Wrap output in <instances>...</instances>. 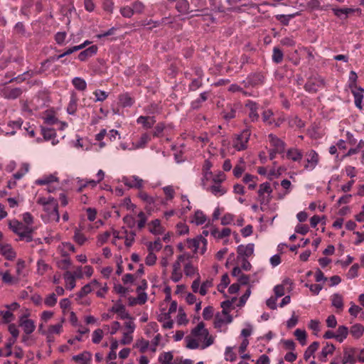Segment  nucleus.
<instances>
[{
    "label": "nucleus",
    "instance_id": "4",
    "mask_svg": "<svg viewBox=\"0 0 364 364\" xmlns=\"http://www.w3.org/2000/svg\"><path fill=\"white\" fill-rule=\"evenodd\" d=\"M357 349L353 347L343 348V355L341 364H355L356 362Z\"/></svg>",
    "mask_w": 364,
    "mask_h": 364
},
{
    "label": "nucleus",
    "instance_id": "49",
    "mask_svg": "<svg viewBox=\"0 0 364 364\" xmlns=\"http://www.w3.org/2000/svg\"><path fill=\"white\" fill-rule=\"evenodd\" d=\"M114 4L112 0H103L102 1V9L103 10L111 14L113 12Z\"/></svg>",
    "mask_w": 364,
    "mask_h": 364
},
{
    "label": "nucleus",
    "instance_id": "13",
    "mask_svg": "<svg viewBox=\"0 0 364 364\" xmlns=\"http://www.w3.org/2000/svg\"><path fill=\"white\" fill-rule=\"evenodd\" d=\"M19 326L22 327L25 333L28 335L32 333L35 330L34 322L31 319L25 318L24 316L21 317Z\"/></svg>",
    "mask_w": 364,
    "mask_h": 364
},
{
    "label": "nucleus",
    "instance_id": "47",
    "mask_svg": "<svg viewBox=\"0 0 364 364\" xmlns=\"http://www.w3.org/2000/svg\"><path fill=\"white\" fill-rule=\"evenodd\" d=\"M132 7L134 14H142L145 9L144 4L141 1H136L134 2L132 5Z\"/></svg>",
    "mask_w": 364,
    "mask_h": 364
},
{
    "label": "nucleus",
    "instance_id": "9",
    "mask_svg": "<svg viewBox=\"0 0 364 364\" xmlns=\"http://www.w3.org/2000/svg\"><path fill=\"white\" fill-rule=\"evenodd\" d=\"M122 182L129 188H140L143 185V180L136 176H133L130 178L123 177Z\"/></svg>",
    "mask_w": 364,
    "mask_h": 364
},
{
    "label": "nucleus",
    "instance_id": "61",
    "mask_svg": "<svg viewBox=\"0 0 364 364\" xmlns=\"http://www.w3.org/2000/svg\"><path fill=\"white\" fill-rule=\"evenodd\" d=\"M184 272L187 277H191L196 272V268L191 263L188 262L184 266Z\"/></svg>",
    "mask_w": 364,
    "mask_h": 364
},
{
    "label": "nucleus",
    "instance_id": "8",
    "mask_svg": "<svg viewBox=\"0 0 364 364\" xmlns=\"http://www.w3.org/2000/svg\"><path fill=\"white\" fill-rule=\"evenodd\" d=\"M254 244L249 243L247 245H240L237 248V252L238 254L237 258L240 257H249L252 256L254 253Z\"/></svg>",
    "mask_w": 364,
    "mask_h": 364
},
{
    "label": "nucleus",
    "instance_id": "46",
    "mask_svg": "<svg viewBox=\"0 0 364 364\" xmlns=\"http://www.w3.org/2000/svg\"><path fill=\"white\" fill-rule=\"evenodd\" d=\"M77 110V99L73 95L67 107V112L70 114H74Z\"/></svg>",
    "mask_w": 364,
    "mask_h": 364
},
{
    "label": "nucleus",
    "instance_id": "14",
    "mask_svg": "<svg viewBox=\"0 0 364 364\" xmlns=\"http://www.w3.org/2000/svg\"><path fill=\"white\" fill-rule=\"evenodd\" d=\"M176 10L182 14H188L199 9H190V4L187 0H179L176 5Z\"/></svg>",
    "mask_w": 364,
    "mask_h": 364
},
{
    "label": "nucleus",
    "instance_id": "41",
    "mask_svg": "<svg viewBox=\"0 0 364 364\" xmlns=\"http://www.w3.org/2000/svg\"><path fill=\"white\" fill-rule=\"evenodd\" d=\"M245 169V164L244 160L241 158L240 163L237 164L233 169V174L235 177L239 178L242 176Z\"/></svg>",
    "mask_w": 364,
    "mask_h": 364
},
{
    "label": "nucleus",
    "instance_id": "21",
    "mask_svg": "<svg viewBox=\"0 0 364 364\" xmlns=\"http://www.w3.org/2000/svg\"><path fill=\"white\" fill-rule=\"evenodd\" d=\"M136 122L141 124L144 128L149 129L156 123V119L153 116H140L136 119Z\"/></svg>",
    "mask_w": 364,
    "mask_h": 364
},
{
    "label": "nucleus",
    "instance_id": "25",
    "mask_svg": "<svg viewBox=\"0 0 364 364\" xmlns=\"http://www.w3.org/2000/svg\"><path fill=\"white\" fill-rule=\"evenodd\" d=\"M149 231L154 235H161L164 232L163 228L161 226V221L159 219L152 220L149 223Z\"/></svg>",
    "mask_w": 364,
    "mask_h": 364
},
{
    "label": "nucleus",
    "instance_id": "15",
    "mask_svg": "<svg viewBox=\"0 0 364 364\" xmlns=\"http://www.w3.org/2000/svg\"><path fill=\"white\" fill-rule=\"evenodd\" d=\"M9 226V228L18 236H20L25 230H27V228H29V226L25 225L18 220L10 221Z\"/></svg>",
    "mask_w": 364,
    "mask_h": 364
},
{
    "label": "nucleus",
    "instance_id": "45",
    "mask_svg": "<svg viewBox=\"0 0 364 364\" xmlns=\"http://www.w3.org/2000/svg\"><path fill=\"white\" fill-rule=\"evenodd\" d=\"M283 57L282 51L279 48L274 47L273 49L272 60L276 63H279L282 61Z\"/></svg>",
    "mask_w": 364,
    "mask_h": 364
},
{
    "label": "nucleus",
    "instance_id": "35",
    "mask_svg": "<svg viewBox=\"0 0 364 364\" xmlns=\"http://www.w3.org/2000/svg\"><path fill=\"white\" fill-rule=\"evenodd\" d=\"M208 190L215 196H223L227 192L226 188L218 183L211 186Z\"/></svg>",
    "mask_w": 364,
    "mask_h": 364
},
{
    "label": "nucleus",
    "instance_id": "37",
    "mask_svg": "<svg viewBox=\"0 0 364 364\" xmlns=\"http://www.w3.org/2000/svg\"><path fill=\"white\" fill-rule=\"evenodd\" d=\"M72 82L74 87L80 91H84L87 88V83L85 80L81 77H74Z\"/></svg>",
    "mask_w": 364,
    "mask_h": 364
},
{
    "label": "nucleus",
    "instance_id": "40",
    "mask_svg": "<svg viewBox=\"0 0 364 364\" xmlns=\"http://www.w3.org/2000/svg\"><path fill=\"white\" fill-rule=\"evenodd\" d=\"M92 358V354L90 352L84 351L82 353L73 356L75 361H83L85 363L90 361Z\"/></svg>",
    "mask_w": 364,
    "mask_h": 364
},
{
    "label": "nucleus",
    "instance_id": "39",
    "mask_svg": "<svg viewBox=\"0 0 364 364\" xmlns=\"http://www.w3.org/2000/svg\"><path fill=\"white\" fill-rule=\"evenodd\" d=\"M150 141V136L147 134H142L137 142L133 143L134 149H141Z\"/></svg>",
    "mask_w": 364,
    "mask_h": 364
},
{
    "label": "nucleus",
    "instance_id": "5",
    "mask_svg": "<svg viewBox=\"0 0 364 364\" xmlns=\"http://www.w3.org/2000/svg\"><path fill=\"white\" fill-rule=\"evenodd\" d=\"M264 81V76L262 73H253L247 76L243 81L245 87H255L262 85Z\"/></svg>",
    "mask_w": 364,
    "mask_h": 364
},
{
    "label": "nucleus",
    "instance_id": "32",
    "mask_svg": "<svg viewBox=\"0 0 364 364\" xmlns=\"http://www.w3.org/2000/svg\"><path fill=\"white\" fill-rule=\"evenodd\" d=\"M331 304L336 309L342 311L343 308V296L340 294H334L331 298Z\"/></svg>",
    "mask_w": 364,
    "mask_h": 364
},
{
    "label": "nucleus",
    "instance_id": "30",
    "mask_svg": "<svg viewBox=\"0 0 364 364\" xmlns=\"http://www.w3.org/2000/svg\"><path fill=\"white\" fill-rule=\"evenodd\" d=\"M302 156V152L297 149H290L287 152V157L293 161H300Z\"/></svg>",
    "mask_w": 364,
    "mask_h": 364
},
{
    "label": "nucleus",
    "instance_id": "57",
    "mask_svg": "<svg viewBox=\"0 0 364 364\" xmlns=\"http://www.w3.org/2000/svg\"><path fill=\"white\" fill-rule=\"evenodd\" d=\"M0 275L2 277V281L6 284H12L14 282H17L18 279H14V278L10 274V273L6 271L5 272H2L0 271Z\"/></svg>",
    "mask_w": 364,
    "mask_h": 364
},
{
    "label": "nucleus",
    "instance_id": "27",
    "mask_svg": "<svg viewBox=\"0 0 364 364\" xmlns=\"http://www.w3.org/2000/svg\"><path fill=\"white\" fill-rule=\"evenodd\" d=\"M182 278V272H181V264L178 262L173 264V270L171 279L173 282H179Z\"/></svg>",
    "mask_w": 364,
    "mask_h": 364
},
{
    "label": "nucleus",
    "instance_id": "1",
    "mask_svg": "<svg viewBox=\"0 0 364 364\" xmlns=\"http://www.w3.org/2000/svg\"><path fill=\"white\" fill-rule=\"evenodd\" d=\"M186 347L189 349H205L214 343L215 337L205 328V323L200 322L185 338Z\"/></svg>",
    "mask_w": 364,
    "mask_h": 364
},
{
    "label": "nucleus",
    "instance_id": "52",
    "mask_svg": "<svg viewBox=\"0 0 364 364\" xmlns=\"http://www.w3.org/2000/svg\"><path fill=\"white\" fill-rule=\"evenodd\" d=\"M149 251H159L162 248V244L161 240L158 238L154 242H149L147 245Z\"/></svg>",
    "mask_w": 364,
    "mask_h": 364
},
{
    "label": "nucleus",
    "instance_id": "48",
    "mask_svg": "<svg viewBox=\"0 0 364 364\" xmlns=\"http://www.w3.org/2000/svg\"><path fill=\"white\" fill-rule=\"evenodd\" d=\"M206 220V217L201 210H197L194 215V222L197 225L203 224Z\"/></svg>",
    "mask_w": 364,
    "mask_h": 364
},
{
    "label": "nucleus",
    "instance_id": "12",
    "mask_svg": "<svg viewBox=\"0 0 364 364\" xmlns=\"http://www.w3.org/2000/svg\"><path fill=\"white\" fill-rule=\"evenodd\" d=\"M246 107H247L250 110L248 116L252 122H257L259 119V114L257 112L258 105L256 102L253 101L249 100L246 105Z\"/></svg>",
    "mask_w": 364,
    "mask_h": 364
},
{
    "label": "nucleus",
    "instance_id": "29",
    "mask_svg": "<svg viewBox=\"0 0 364 364\" xmlns=\"http://www.w3.org/2000/svg\"><path fill=\"white\" fill-rule=\"evenodd\" d=\"M350 333L355 338H360L364 333V326L360 323L353 325L349 331Z\"/></svg>",
    "mask_w": 364,
    "mask_h": 364
},
{
    "label": "nucleus",
    "instance_id": "22",
    "mask_svg": "<svg viewBox=\"0 0 364 364\" xmlns=\"http://www.w3.org/2000/svg\"><path fill=\"white\" fill-rule=\"evenodd\" d=\"M238 107V105H228L223 112V117L227 120L235 118Z\"/></svg>",
    "mask_w": 364,
    "mask_h": 364
},
{
    "label": "nucleus",
    "instance_id": "18",
    "mask_svg": "<svg viewBox=\"0 0 364 364\" xmlns=\"http://www.w3.org/2000/svg\"><path fill=\"white\" fill-rule=\"evenodd\" d=\"M139 198L142 200L144 201V203H146V208L148 210H151L153 208H154V204H155V202H156V200L154 197L149 196L147 193L144 192V191H140L139 193Z\"/></svg>",
    "mask_w": 364,
    "mask_h": 364
},
{
    "label": "nucleus",
    "instance_id": "20",
    "mask_svg": "<svg viewBox=\"0 0 364 364\" xmlns=\"http://www.w3.org/2000/svg\"><path fill=\"white\" fill-rule=\"evenodd\" d=\"M351 91L354 96L355 106L358 108L361 109L364 90L361 87L358 88L357 87H355L354 88L351 89Z\"/></svg>",
    "mask_w": 364,
    "mask_h": 364
},
{
    "label": "nucleus",
    "instance_id": "62",
    "mask_svg": "<svg viewBox=\"0 0 364 364\" xmlns=\"http://www.w3.org/2000/svg\"><path fill=\"white\" fill-rule=\"evenodd\" d=\"M359 266L358 264H354L348 270L346 277L348 279H353L358 276V270Z\"/></svg>",
    "mask_w": 364,
    "mask_h": 364
},
{
    "label": "nucleus",
    "instance_id": "34",
    "mask_svg": "<svg viewBox=\"0 0 364 364\" xmlns=\"http://www.w3.org/2000/svg\"><path fill=\"white\" fill-rule=\"evenodd\" d=\"M231 233V230L230 228H223L221 231H219L218 229L216 228H213L211 232H210V234L214 237H216V238H218V239H221V238H223V237H228L230 235Z\"/></svg>",
    "mask_w": 364,
    "mask_h": 364
},
{
    "label": "nucleus",
    "instance_id": "36",
    "mask_svg": "<svg viewBox=\"0 0 364 364\" xmlns=\"http://www.w3.org/2000/svg\"><path fill=\"white\" fill-rule=\"evenodd\" d=\"M189 242H191V245L195 248L196 252L199 248L200 245L202 244L203 245V248L202 249L201 253L203 254L205 250V246L207 245V240L205 238H203V237H200L199 238L189 240Z\"/></svg>",
    "mask_w": 364,
    "mask_h": 364
},
{
    "label": "nucleus",
    "instance_id": "42",
    "mask_svg": "<svg viewBox=\"0 0 364 364\" xmlns=\"http://www.w3.org/2000/svg\"><path fill=\"white\" fill-rule=\"evenodd\" d=\"M289 127L294 128H302L304 127V122L297 116L290 117L288 121Z\"/></svg>",
    "mask_w": 364,
    "mask_h": 364
},
{
    "label": "nucleus",
    "instance_id": "11",
    "mask_svg": "<svg viewBox=\"0 0 364 364\" xmlns=\"http://www.w3.org/2000/svg\"><path fill=\"white\" fill-rule=\"evenodd\" d=\"M336 349L335 346L333 343L328 342L325 343V346L323 347L320 354L318 355V359L321 362H326L327 356L332 355Z\"/></svg>",
    "mask_w": 364,
    "mask_h": 364
},
{
    "label": "nucleus",
    "instance_id": "6",
    "mask_svg": "<svg viewBox=\"0 0 364 364\" xmlns=\"http://www.w3.org/2000/svg\"><path fill=\"white\" fill-rule=\"evenodd\" d=\"M43 210L46 212L50 218L53 217V219L55 222H59L60 215L58 213V205L55 199H54L53 201H50L48 203L43 207Z\"/></svg>",
    "mask_w": 364,
    "mask_h": 364
},
{
    "label": "nucleus",
    "instance_id": "59",
    "mask_svg": "<svg viewBox=\"0 0 364 364\" xmlns=\"http://www.w3.org/2000/svg\"><path fill=\"white\" fill-rule=\"evenodd\" d=\"M213 285V282L211 280H206L205 282H203L200 285L199 293L204 296L207 294L208 289L211 287Z\"/></svg>",
    "mask_w": 364,
    "mask_h": 364
},
{
    "label": "nucleus",
    "instance_id": "24",
    "mask_svg": "<svg viewBox=\"0 0 364 364\" xmlns=\"http://www.w3.org/2000/svg\"><path fill=\"white\" fill-rule=\"evenodd\" d=\"M334 14L342 18L343 17L344 18H347L349 14H351L354 13L355 11H358L359 9H354L351 8H342V9H333Z\"/></svg>",
    "mask_w": 364,
    "mask_h": 364
},
{
    "label": "nucleus",
    "instance_id": "60",
    "mask_svg": "<svg viewBox=\"0 0 364 364\" xmlns=\"http://www.w3.org/2000/svg\"><path fill=\"white\" fill-rule=\"evenodd\" d=\"M57 302V297L54 293L49 294L45 299L44 303L48 306H53Z\"/></svg>",
    "mask_w": 364,
    "mask_h": 364
},
{
    "label": "nucleus",
    "instance_id": "51",
    "mask_svg": "<svg viewBox=\"0 0 364 364\" xmlns=\"http://www.w3.org/2000/svg\"><path fill=\"white\" fill-rule=\"evenodd\" d=\"M42 134L46 140H50L55 137V131L50 128H42Z\"/></svg>",
    "mask_w": 364,
    "mask_h": 364
},
{
    "label": "nucleus",
    "instance_id": "50",
    "mask_svg": "<svg viewBox=\"0 0 364 364\" xmlns=\"http://www.w3.org/2000/svg\"><path fill=\"white\" fill-rule=\"evenodd\" d=\"M0 316H2L3 321L6 323H10L11 321H14L15 318V316L12 314V312L9 310L1 311Z\"/></svg>",
    "mask_w": 364,
    "mask_h": 364
},
{
    "label": "nucleus",
    "instance_id": "54",
    "mask_svg": "<svg viewBox=\"0 0 364 364\" xmlns=\"http://www.w3.org/2000/svg\"><path fill=\"white\" fill-rule=\"evenodd\" d=\"M33 228L29 227L27 228L26 230H25L20 236V240H25L27 242H30L33 240L32 237V232H33Z\"/></svg>",
    "mask_w": 364,
    "mask_h": 364
},
{
    "label": "nucleus",
    "instance_id": "19",
    "mask_svg": "<svg viewBox=\"0 0 364 364\" xmlns=\"http://www.w3.org/2000/svg\"><path fill=\"white\" fill-rule=\"evenodd\" d=\"M232 321V318L228 314H218L215 318L214 326L215 328H220L224 323H230Z\"/></svg>",
    "mask_w": 364,
    "mask_h": 364
},
{
    "label": "nucleus",
    "instance_id": "64",
    "mask_svg": "<svg viewBox=\"0 0 364 364\" xmlns=\"http://www.w3.org/2000/svg\"><path fill=\"white\" fill-rule=\"evenodd\" d=\"M156 255L152 251H149V254L145 259V263L146 265L151 266L156 263Z\"/></svg>",
    "mask_w": 364,
    "mask_h": 364
},
{
    "label": "nucleus",
    "instance_id": "55",
    "mask_svg": "<svg viewBox=\"0 0 364 364\" xmlns=\"http://www.w3.org/2000/svg\"><path fill=\"white\" fill-rule=\"evenodd\" d=\"M272 192V189L269 183H263L259 186L258 194L259 196L264 195L265 193L270 194Z\"/></svg>",
    "mask_w": 364,
    "mask_h": 364
},
{
    "label": "nucleus",
    "instance_id": "43",
    "mask_svg": "<svg viewBox=\"0 0 364 364\" xmlns=\"http://www.w3.org/2000/svg\"><path fill=\"white\" fill-rule=\"evenodd\" d=\"M173 355L171 352H166L159 355V361L161 364H172Z\"/></svg>",
    "mask_w": 364,
    "mask_h": 364
},
{
    "label": "nucleus",
    "instance_id": "2",
    "mask_svg": "<svg viewBox=\"0 0 364 364\" xmlns=\"http://www.w3.org/2000/svg\"><path fill=\"white\" fill-rule=\"evenodd\" d=\"M324 85V79L318 74H315L308 79L304 87L308 92H316L318 88L323 87Z\"/></svg>",
    "mask_w": 364,
    "mask_h": 364
},
{
    "label": "nucleus",
    "instance_id": "63",
    "mask_svg": "<svg viewBox=\"0 0 364 364\" xmlns=\"http://www.w3.org/2000/svg\"><path fill=\"white\" fill-rule=\"evenodd\" d=\"M93 94L96 97L95 100V102H103L108 97V95L102 90H95Z\"/></svg>",
    "mask_w": 364,
    "mask_h": 364
},
{
    "label": "nucleus",
    "instance_id": "16",
    "mask_svg": "<svg viewBox=\"0 0 364 364\" xmlns=\"http://www.w3.org/2000/svg\"><path fill=\"white\" fill-rule=\"evenodd\" d=\"M112 312L117 313L121 319H131L129 314L126 311L125 306L120 304H115L111 309Z\"/></svg>",
    "mask_w": 364,
    "mask_h": 364
},
{
    "label": "nucleus",
    "instance_id": "33",
    "mask_svg": "<svg viewBox=\"0 0 364 364\" xmlns=\"http://www.w3.org/2000/svg\"><path fill=\"white\" fill-rule=\"evenodd\" d=\"M319 347V343L317 341L313 342L306 350L304 354V358L308 360L311 355L318 350Z\"/></svg>",
    "mask_w": 364,
    "mask_h": 364
},
{
    "label": "nucleus",
    "instance_id": "7",
    "mask_svg": "<svg viewBox=\"0 0 364 364\" xmlns=\"http://www.w3.org/2000/svg\"><path fill=\"white\" fill-rule=\"evenodd\" d=\"M306 164L304 166L306 169L313 170L318 164V154L314 150H310L306 154Z\"/></svg>",
    "mask_w": 364,
    "mask_h": 364
},
{
    "label": "nucleus",
    "instance_id": "44",
    "mask_svg": "<svg viewBox=\"0 0 364 364\" xmlns=\"http://www.w3.org/2000/svg\"><path fill=\"white\" fill-rule=\"evenodd\" d=\"M294 336L296 337V339L300 342V343L304 346L306 344V333L304 330H301L297 328L294 331Z\"/></svg>",
    "mask_w": 364,
    "mask_h": 364
},
{
    "label": "nucleus",
    "instance_id": "17",
    "mask_svg": "<svg viewBox=\"0 0 364 364\" xmlns=\"http://www.w3.org/2000/svg\"><path fill=\"white\" fill-rule=\"evenodd\" d=\"M268 137L269 139L270 143L278 153H282L284 151L285 144L283 141L272 134H269Z\"/></svg>",
    "mask_w": 364,
    "mask_h": 364
},
{
    "label": "nucleus",
    "instance_id": "10",
    "mask_svg": "<svg viewBox=\"0 0 364 364\" xmlns=\"http://www.w3.org/2000/svg\"><path fill=\"white\" fill-rule=\"evenodd\" d=\"M23 90L21 87L11 88L8 87L4 89L3 95L4 97L9 100H15L20 97L23 93Z\"/></svg>",
    "mask_w": 364,
    "mask_h": 364
},
{
    "label": "nucleus",
    "instance_id": "56",
    "mask_svg": "<svg viewBox=\"0 0 364 364\" xmlns=\"http://www.w3.org/2000/svg\"><path fill=\"white\" fill-rule=\"evenodd\" d=\"M296 14L284 15L279 14L276 16V18L283 25L287 26L291 18H294Z\"/></svg>",
    "mask_w": 364,
    "mask_h": 364
},
{
    "label": "nucleus",
    "instance_id": "26",
    "mask_svg": "<svg viewBox=\"0 0 364 364\" xmlns=\"http://www.w3.org/2000/svg\"><path fill=\"white\" fill-rule=\"evenodd\" d=\"M1 252L7 259L11 260L15 258L16 253L10 245H2L1 246Z\"/></svg>",
    "mask_w": 364,
    "mask_h": 364
},
{
    "label": "nucleus",
    "instance_id": "28",
    "mask_svg": "<svg viewBox=\"0 0 364 364\" xmlns=\"http://www.w3.org/2000/svg\"><path fill=\"white\" fill-rule=\"evenodd\" d=\"M348 333L349 330L346 326H340L336 333V340L342 343L346 338Z\"/></svg>",
    "mask_w": 364,
    "mask_h": 364
},
{
    "label": "nucleus",
    "instance_id": "3",
    "mask_svg": "<svg viewBox=\"0 0 364 364\" xmlns=\"http://www.w3.org/2000/svg\"><path fill=\"white\" fill-rule=\"evenodd\" d=\"M251 134L250 129L247 127L242 133L237 136L233 143V146L238 151L244 150L247 148V144Z\"/></svg>",
    "mask_w": 364,
    "mask_h": 364
},
{
    "label": "nucleus",
    "instance_id": "31",
    "mask_svg": "<svg viewBox=\"0 0 364 364\" xmlns=\"http://www.w3.org/2000/svg\"><path fill=\"white\" fill-rule=\"evenodd\" d=\"M66 283V288L71 290L75 287V275L72 272L67 271L63 275Z\"/></svg>",
    "mask_w": 364,
    "mask_h": 364
},
{
    "label": "nucleus",
    "instance_id": "38",
    "mask_svg": "<svg viewBox=\"0 0 364 364\" xmlns=\"http://www.w3.org/2000/svg\"><path fill=\"white\" fill-rule=\"evenodd\" d=\"M92 286H98V282L96 280H94L91 284H88L85 285L81 290L77 293V296L80 298H82L86 296L87 294L92 291Z\"/></svg>",
    "mask_w": 364,
    "mask_h": 364
},
{
    "label": "nucleus",
    "instance_id": "23",
    "mask_svg": "<svg viewBox=\"0 0 364 364\" xmlns=\"http://www.w3.org/2000/svg\"><path fill=\"white\" fill-rule=\"evenodd\" d=\"M97 51V48L95 46H92L89 47L88 48L84 50L83 51L80 52L78 55V59L80 61H85L88 58L92 56L95 55Z\"/></svg>",
    "mask_w": 364,
    "mask_h": 364
},
{
    "label": "nucleus",
    "instance_id": "53",
    "mask_svg": "<svg viewBox=\"0 0 364 364\" xmlns=\"http://www.w3.org/2000/svg\"><path fill=\"white\" fill-rule=\"evenodd\" d=\"M273 112L271 109L264 110L262 112L263 122L268 124H273Z\"/></svg>",
    "mask_w": 364,
    "mask_h": 364
},
{
    "label": "nucleus",
    "instance_id": "58",
    "mask_svg": "<svg viewBox=\"0 0 364 364\" xmlns=\"http://www.w3.org/2000/svg\"><path fill=\"white\" fill-rule=\"evenodd\" d=\"M119 102L123 107H130L133 104L132 99L127 94L119 97Z\"/></svg>",
    "mask_w": 364,
    "mask_h": 364
}]
</instances>
